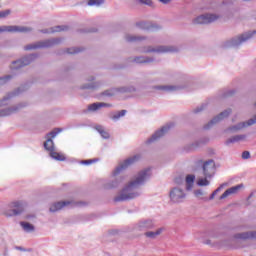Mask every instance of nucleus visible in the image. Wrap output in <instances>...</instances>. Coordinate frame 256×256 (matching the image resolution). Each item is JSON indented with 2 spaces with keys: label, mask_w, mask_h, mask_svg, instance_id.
<instances>
[{
  "label": "nucleus",
  "mask_w": 256,
  "mask_h": 256,
  "mask_svg": "<svg viewBox=\"0 0 256 256\" xmlns=\"http://www.w3.org/2000/svg\"><path fill=\"white\" fill-rule=\"evenodd\" d=\"M149 172L150 170H143L142 172H139L138 176H136L134 180H131V182L126 187H124V189H122L120 195L114 198V201L125 202L126 199H134V197L137 195L134 190L145 183L148 176H150Z\"/></svg>",
  "instance_id": "f257e3e1"
},
{
  "label": "nucleus",
  "mask_w": 256,
  "mask_h": 256,
  "mask_svg": "<svg viewBox=\"0 0 256 256\" xmlns=\"http://www.w3.org/2000/svg\"><path fill=\"white\" fill-rule=\"evenodd\" d=\"M61 130H53L49 134H47V140L44 142V148L49 151L51 157L57 159L58 161H65L66 157L63 153H59L55 150V144L53 138L59 134Z\"/></svg>",
  "instance_id": "f03ea898"
},
{
  "label": "nucleus",
  "mask_w": 256,
  "mask_h": 256,
  "mask_svg": "<svg viewBox=\"0 0 256 256\" xmlns=\"http://www.w3.org/2000/svg\"><path fill=\"white\" fill-rule=\"evenodd\" d=\"M216 165L213 159H210L209 162H205L203 166V174L204 178H198V185L200 187H204L207 185H210V180L208 178H211L213 174H215Z\"/></svg>",
  "instance_id": "7ed1b4c3"
},
{
  "label": "nucleus",
  "mask_w": 256,
  "mask_h": 256,
  "mask_svg": "<svg viewBox=\"0 0 256 256\" xmlns=\"http://www.w3.org/2000/svg\"><path fill=\"white\" fill-rule=\"evenodd\" d=\"M218 17V15L211 13H207L206 15H199L198 18L194 20V24H211L212 22H216Z\"/></svg>",
  "instance_id": "20e7f679"
},
{
  "label": "nucleus",
  "mask_w": 256,
  "mask_h": 256,
  "mask_svg": "<svg viewBox=\"0 0 256 256\" xmlns=\"http://www.w3.org/2000/svg\"><path fill=\"white\" fill-rule=\"evenodd\" d=\"M60 43V39H52L48 41H42L40 43H35L33 45H26L25 49L30 50V49H38L39 47H52V45H57Z\"/></svg>",
  "instance_id": "39448f33"
},
{
  "label": "nucleus",
  "mask_w": 256,
  "mask_h": 256,
  "mask_svg": "<svg viewBox=\"0 0 256 256\" xmlns=\"http://www.w3.org/2000/svg\"><path fill=\"white\" fill-rule=\"evenodd\" d=\"M186 193L183 191V189L174 188L172 191H170V198L172 202L179 203L183 202V199H185Z\"/></svg>",
  "instance_id": "423d86ee"
},
{
  "label": "nucleus",
  "mask_w": 256,
  "mask_h": 256,
  "mask_svg": "<svg viewBox=\"0 0 256 256\" xmlns=\"http://www.w3.org/2000/svg\"><path fill=\"white\" fill-rule=\"evenodd\" d=\"M31 28L25 26H0V32H29Z\"/></svg>",
  "instance_id": "0eeeda50"
},
{
  "label": "nucleus",
  "mask_w": 256,
  "mask_h": 256,
  "mask_svg": "<svg viewBox=\"0 0 256 256\" xmlns=\"http://www.w3.org/2000/svg\"><path fill=\"white\" fill-rule=\"evenodd\" d=\"M23 212V205L20 202H13L10 205V210L6 212L7 217H13V215Z\"/></svg>",
  "instance_id": "6e6552de"
},
{
  "label": "nucleus",
  "mask_w": 256,
  "mask_h": 256,
  "mask_svg": "<svg viewBox=\"0 0 256 256\" xmlns=\"http://www.w3.org/2000/svg\"><path fill=\"white\" fill-rule=\"evenodd\" d=\"M137 159H139L138 155H134V157H129L128 159L125 160L123 164H121V166L116 168V170L114 171V174H118L119 172H121V170L128 168V166H131V163H135Z\"/></svg>",
  "instance_id": "1a4fd4ad"
},
{
  "label": "nucleus",
  "mask_w": 256,
  "mask_h": 256,
  "mask_svg": "<svg viewBox=\"0 0 256 256\" xmlns=\"http://www.w3.org/2000/svg\"><path fill=\"white\" fill-rule=\"evenodd\" d=\"M253 34H256V30H253L252 33L242 34V36H238V39H233L231 43L232 45H241V43H244L245 41H248V39H251V37H253Z\"/></svg>",
  "instance_id": "9d476101"
},
{
  "label": "nucleus",
  "mask_w": 256,
  "mask_h": 256,
  "mask_svg": "<svg viewBox=\"0 0 256 256\" xmlns=\"http://www.w3.org/2000/svg\"><path fill=\"white\" fill-rule=\"evenodd\" d=\"M244 185H236L234 187H230V189H226V191H224V193H222V195L220 196V199H226V197H228L229 195H232L233 193H238V191H240V189H243Z\"/></svg>",
  "instance_id": "9b49d317"
},
{
  "label": "nucleus",
  "mask_w": 256,
  "mask_h": 256,
  "mask_svg": "<svg viewBox=\"0 0 256 256\" xmlns=\"http://www.w3.org/2000/svg\"><path fill=\"white\" fill-rule=\"evenodd\" d=\"M230 113H231V108H229L227 111H224L223 113H220L217 117H214V119H212L206 127H211V125H213L214 123H217L221 119H224L225 117H229Z\"/></svg>",
  "instance_id": "f8f14e48"
},
{
  "label": "nucleus",
  "mask_w": 256,
  "mask_h": 256,
  "mask_svg": "<svg viewBox=\"0 0 256 256\" xmlns=\"http://www.w3.org/2000/svg\"><path fill=\"white\" fill-rule=\"evenodd\" d=\"M170 128L171 126H164L163 128H161V130H158V132H155V134H153L152 138H150L148 142H153V140H158V138H161V136H164V134H166V132H168Z\"/></svg>",
  "instance_id": "ddd939ff"
},
{
  "label": "nucleus",
  "mask_w": 256,
  "mask_h": 256,
  "mask_svg": "<svg viewBox=\"0 0 256 256\" xmlns=\"http://www.w3.org/2000/svg\"><path fill=\"white\" fill-rule=\"evenodd\" d=\"M34 56H29L28 58H24L23 60H17L13 62L12 68H21L22 66H27L30 64L31 60H33Z\"/></svg>",
  "instance_id": "4468645a"
},
{
  "label": "nucleus",
  "mask_w": 256,
  "mask_h": 256,
  "mask_svg": "<svg viewBox=\"0 0 256 256\" xmlns=\"http://www.w3.org/2000/svg\"><path fill=\"white\" fill-rule=\"evenodd\" d=\"M102 106H112V104L107 102H94L88 106V111H98Z\"/></svg>",
  "instance_id": "2eb2a0df"
},
{
  "label": "nucleus",
  "mask_w": 256,
  "mask_h": 256,
  "mask_svg": "<svg viewBox=\"0 0 256 256\" xmlns=\"http://www.w3.org/2000/svg\"><path fill=\"white\" fill-rule=\"evenodd\" d=\"M69 204H71V202H57L56 204H52V206H50V211L57 212V210H61L64 208V206H68Z\"/></svg>",
  "instance_id": "dca6fc26"
},
{
  "label": "nucleus",
  "mask_w": 256,
  "mask_h": 256,
  "mask_svg": "<svg viewBox=\"0 0 256 256\" xmlns=\"http://www.w3.org/2000/svg\"><path fill=\"white\" fill-rule=\"evenodd\" d=\"M148 52L157 51L158 53H167L169 51H177L175 47H157L156 49H147Z\"/></svg>",
  "instance_id": "f3484780"
},
{
  "label": "nucleus",
  "mask_w": 256,
  "mask_h": 256,
  "mask_svg": "<svg viewBox=\"0 0 256 256\" xmlns=\"http://www.w3.org/2000/svg\"><path fill=\"white\" fill-rule=\"evenodd\" d=\"M254 123H256V115L254 119H249L246 122L239 123V126H234V128H231L230 130H241L242 127H246V125H253Z\"/></svg>",
  "instance_id": "a211bd4d"
},
{
  "label": "nucleus",
  "mask_w": 256,
  "mask_h": 256,
  "mask_svg": "<svg viewBox=\"0 0 256 256\" xmlns=\"http://www.w3.org/2000/svg\"><path fill=\"white\" fill-rule=\"evenodd\" d=\"M195 183V174H188L186 176V187L187 189H192Z\"/></svg>",
  "instance_id": "6ab92c4d"
},
{
  "label": "nucleus",
  "mask_w": 256,
  "mask_h": 256,
  "mask_svg": "<svg viewBox=\"0 0 256 256\" xmlns=\"http://www.w3.org/2000/svg\"><path fill=\"white\" fill-rule=\"evenodd\" d=\"M246 135L245 134H239L237 136H232V138H229L226 140V144L230 145V142H239L240 140H245Z\"/></svg>",
  "instance_id": "aec40b11"
},
{
  "label": "nucleus",
  "mask_w": 256,
  "mask_h": 256,
  "mask_svg": "<svg viewBox=\"0 0 256 256\" xmlns=\"http://www.w3.org/2000/svg\"><path fill=\"white\" fill-rule=\"evenodd\" d=\"M20 225L21 227H23L25 231H34L35 229L34 225H32L31 223H27L25 221H22Z\"/></svg>",
  "instance_id": "412c9836"
},
{
  "label": "nucleus",
  "mask_w": 256,
  "mask_h": 256,
  "mask_svg": "<svg viewBox=\"0 0 256 256\" xmlns=\"http://www.w3.org/2000/svg\"><path fill=\"white\" fill-rule=\"evenodd\" d=\"M161 229H157V231H146L147 238H157V235H160Z\"/></svg>",
  "instance_id": "4be33fe9"
},
{
  "label": "nucleus",
  "mask_w": 256,
  "mask_h": 256,
  "mask_svg": "<svg viewBox=\"0 0 256 256\" xmlns=\"http://www.w3.org/2000/svg\"><path fill=\"white\" fill-rule=\"evenodd\" d=\"M96 130L101 134L103 138H109L110 134L102 126H97Z\"/></svg>",
  "instance_id": "5701e85b"
},
{
  "label": "nucleus",
  "mask_w": 256,
  "mask_h": 256,
  "mask_svg": "<svg viewBox=\"0 0 256 256\" xmlns=\"http://www.w3.org/2000/svg\"><path fill=\"white\" fill-rule=\"evenodd\" d=\"M240 238H256V231L247 232V234H241Z\"/></svg>",
  "instance_id": "b1692460"
},
{
  "label": "nucleus",
  "mask_w": 256,
  "mask_h": 256,
  "mask_svg": "<svg viewBox=\"0 0 256 256\" xmlns=\"http://www.w3.org/2000/svg\"><path fill=\"white\" fill-rule=\"evenodd\" d=\"M104 3V0H88V5L93 6H99L102 5Z\"/></svg>",
  "instance_id": "393cba45"
},
{
  "label": "nucleus",
  "mask_w": 256,
  "mask_h": 256,
  "mask_svg": "<svg viewBox=\"0 0 256 256\" xmlns=\"http://www.w3.org/2000/svg\"><path fill=\"white\" fill-rule=\"evenodd\" d=\"M127 111L122 110L119 111L118 113H116L115 115L112 116V119L116 120V119H120V117H124L126 115Z\"/></svg>",
  "instance_id": "a878e982"
},
{
  "label": "nucleus",
  "mask_w": 256,
  "mask_h": 256,
  "mask_svg": "<svg viewBox=\"0 0 256 256\" xmlns=\"http://www.w3.org/2000/svg\"><path fill=\"white\" fill-rule=\"evenodd\" d=\"M135 62H138L140 64L146 63V62H152V60L150 58H135L134 60Z\"/></svg>",
  "instance_id": "bb28decb"
},
{
  "label": "nucleus",
  "mask_w": 256,
  "mask_h": 256,
  "mask_svg": "<svg viewBox=\"0 0 256 256\" xmlns=\"http://www.w3.org/2000/svg\"><path fill=\"white\" fill-rule=\"evenodd\" d=\"M61 30H68V26H56L52 32H61Z\"/></svg>",
  "instance_id": "cd10ccee"
},
{
  "label": "nucleus",
  "mask_w": 256,
  "mask_h": 256,
  "mask_svg": "<svg viewBox=\"0 0 256 256\" xmlns=\"http://www.w3.org/2000/svg\"><path fill=\"white\" fill-rule=\"evenodd\" d=\"M11 113H13L12 108H7L6 111H1V112H0V115H1V116L11 115Z\"/></svg>",
  "instance_id": "c85d7f7f"
},
{
  "label": "nucleus",
  "mask_w": 256,
  "mask_h": 256,
  "mask_svg": "<svg viewBox=\"0 0 256 256\" xmlns=\"http://www.w3.org/2000/svg\"><path fill=\"white\" fill-rule=\"evenodd\" d=\"M221 189H223V186L215 189V191H213V193L210 195V199H214L215 195H217V193H219V191H221Z\"/></svg>",
  "instance_id": "c756f323"
},
{
  "label": "nucleus",
  "mask_w": 256,
  "mask_h": 256,
  "mask_svg": "<svg viewBox=\"0 0 256 256\" xmlns=\"http://www.w3.org/2000/svg\"><path fill=\"white\" fill-rule=\"evenodd\" d=\"M116 93V90H106V92H104L105 96H114Z\"/></svg>",
  "instance_id": "7c9ffc66"
},
{
  "label": "nucleus",
  "mask_w": 256,
  "mask_h": 256,
  "mask_svg": "<svg viewBox=\"0 0 256 256\" xmlns=\"http://www.w3.org/2000/svg\"><path fill=\"white\" fill-rule=\"evenodd\" d=\"M139 3H141L142 5H152V0H139Z\"/></svg>",
  "instance_id": "2f4dec72"
},
{
  "label": "nucleus",
  "mask_w": 256,
  "mask_h": 256,
  "mask_svg": "<svg viewBox=\"0 0 256 256\" xmlns=\"http://www.w3.org/2000/svg\"><path fill=\"white\" fill-rule=\"evenodd\" d=\"M10 10L7 9L6 11H0V17H7L10 14Z\"/></svg>",
  "instance_id": "473e14b6"
},
{
  "label": "nucleus",
  "mask_w": 256,
  "mask_h": 256,
  "mask_svg": "<svg viewBox=\"0 0 256 256\" xmlns=\"http://www.w3.org/2000/svg\"><path fill=\"white\" fill-rule=\"evenodd\" d=\"M249 157H250L249 151H243V153H242V158H243V159H249Z\"/></svg>",
  "instance_id": "72a5a7b5"
},
{
  "label": "nucleus",
  "mask_w": 256,
  "mask_h": 256,
  "mask_svg": "<svg viewBox=\"0 0 256 256\" xmlns=\"http://www.w3.org/2000/svg\"><path fill=\"white\" fill-rule=\"evenodd\" d=\"M79 51H81V49H78V48L68 49V53H78Z\"/></svg>",
  "instance_id": "f704fd0d"
},
{
  "label": "nucleus",
  "mask_w": 256,
  "mask_h": 256,
  "mask_svg": "<svg viewBox=\"0 0 256 256\" xmlns=\"http://www.w3.org/2000/svg\"><path fill=\"white\" fill-rule=\"evenodd\" d=\"M9 79H11V76L8 75L7 77H4L3 79H0V84L5 83L6 81H8Z\"/></svg>",
  "instance_id": "c9c22d12"
},
{
  "label": "nucleus",
  "mask_w": 256,
  "mask_h": 256,
  "mask_svg": "<svg viewBox=\"0 0 256 256\" xmlns=\"http://www.w3.org/2000/svg\"><path fill=\"white\" fill-rule=\"evenodd\" d=\"M183 181H184V178H182L181 176L178 178H175V183L180 184V183H183Z\"/></svg>",
  "instance_id": "e433bc0d"
},
{
  "label": "nucleus",
  "mask_w": 256,
  "mask_h": 256,
  "mask_svg": "<svg viewBox=\"0 0 256 256\" xmlns=\"http://www.w3.org/2000/svg\"><path fill=\"white\" fill-rule=\"evenodd\" d=\"M162 89H167L168 91H173V89H176L174 86H164Z\"/></svg>",
  "instance_id": "4c0bfd02"
},
{
  "label": "nucleus",
  "mask_w": 256,
  "mask_h": 256,
  "mask_svg": "<svg viewBox=\"0 0 256 256\" xmlns=\"http://www.w3.org/2000/svg\"><path fill=\"white\" fill-rule=\"evenodd\" d=\"M128 41H137V36H128Z\"/></svg>",
  "instance_id": "58836bf2"
},
{
  "label": "nucleus",
  "mask_w": 256,
  "mask_h": 256,
  "mask_svg": "<svg viewBox=\"0 0 256 256\" xmlns=\"http://www.w3.org/2000/svg\"><path fill=\"white\" fill-rule=\"evenodd\" d=\"M161 3H164V5H167L168 3H170V0H160Z\"/></svg>",
  "instance_id": "ea45409f"
},
{
  "label": "nucleus",
  "mask_w": 256,
  "mask_h": 256,
  "mask_svg": "<svg viewBox=\"0 0 256 256\" xmlns=\"http://www.w3.org/2000/svg\"><path fill=\"white\" fill-rule=\"evenodd\" d=\"M195 195H203V191L197 190V191H195Z\"/></svg>",
  "instance_id": "a19ab883"
},
{
  "label": "nucleus",
  "mask_w": 256,
  "mask_h": 256,
  "mask_svg": "<svg viewBox=\"0 0 256 256\" xmlns=\"http://www.w3.org/2000/svg\"><path fill=\"white\" fill-rule=\"evenodd\" d=\"M199 111H203V106L201 108H197V110L195 111V113H199Z\"/></svg>",
  "instance_id": "79ce46f5"
},
{
  "label": "nucleus",
  "mask_w": 256,
  "mask_h": 256,
  "mask_svg": "<svg viewBox=\"0 0 256 256\" xmlns=\"http://www.w3.org/2000/svg\"><path fill=\"white\" fill-rule=\"evenodd\" d=\"M7 100V98H4V101H6Z\"/></svg>",
  "instance_id": "37998d69"
}]
</instances>
